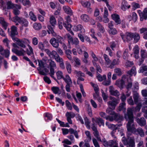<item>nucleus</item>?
Masks as SVG:
<instances>
[{
    "instance_id": "9b49d317",
    "label": "nucleus",
    "mask_w": 147,
    "mask_h": 147,
    "mask_svg": "<svg viewBox=\"0 0 147 147\" xmlns=\"http://www.w3.org/2000/svg\"><path fill=\"white\" fill-rule=\"evenodd\" d=\"M110 100L107 102V103L109 105L111 106L113 109H115V107L119 102V101L113 97H110Z\"/></svg>"
},
{
    "instance_id": "58836bf2",
    "label": "nucleus",
    "mask_w": 147,
    "mask_h": 147,
    "mask_svg": "<svg viewBox=\"0 0 147 147\" xmlns=\"http://www.w3.org/2000/svg\"><path fill=\"white\" fill-rule=\"evenodd\" d=\"M119 59H117V60L115 59H113V61L111 62L109 68L111 69L113 68L114 65L118 64L119 63Z\"/></svg>"
},
{
    "instance_id": "412c9836",
    "label": "nucleus",
    "mask_w": 147,
    "mask_h": 147,
    "mask_svg": "<svg viewBox=\"0 0 147 147\" xmlns=\"http://www.w3.org/2000/svg\"><path fill=\"white\" fill-rule=\"evenodd\" d=\"M105 60V66L107 67H109L110 65L111 61L109 59V57L105 54H104L103 56Z\"/></svg>"
},
{
    "instance_id": "3c124183",
    "label": "nucleus",
    "mask_w": 147,
    "mask_h": 147,
    "mask_svg": "<svg viewBox=\"0 0 147 147\" xmlns=\"http://www.w3.org/2000/svg\"><path fill=\"white\" fill-rule=\"evenodd\" d=\"M29 15L31 19L34 21H36V16L32 11L30 12Z\"/></svg>"
},
{
    "instance_id": "aec40b11",
    "label": "nucleus",
    "mask_w": 147,
    "mask_h": 147,
    "mask_svg": "<svg viewBox=\"0 0 147 147\" xmlns=\"http://www.w3.org/2000/svg\"><path fill=\"white\" fill-rule=\"evenodd\" d=\"M21 8V6L20 5L15 4L14 7L13 8V13L15 15H17L20 14V11L18 9Z\"/></svg>"
},
{
    "instance_id": "c756f323",
    "label": "nucleus",
    "mask_w": 147,
    "mask_h": 147,
    "mask_svg": "<svg viewBox=\"0 0 147 147\" xmlns=\"http://www.w3.org/2000/svg\"><path fill=\"white\" fill-rule=\"evenodd\" d=\"M63 9L66 13L69 15H71L72 14V10L71 8L69 7L65 6H64L63 7Z\"/></svg>"
},
{
    "instance_id": "4d7b16f0",
    "label": "nucleus",
    "mask_w": 147,
    "mask_h": 147,
    "mask_svg": "<svg viewBox=\"0 0 147 147\" xmlns=\"http://www.w3.org/2000/svg\"><path fill=\"white\" fill-rule=\"evenodd\" d=\"M114 72L116 75L120 76L122 74V72L121 69L119 68H116L114 69Z\"/></svg>"
},
{
    "instance_id": "72a5a7b5",
    "label": "nucleus",
    "mask_w": 147,
    "mask_h": 147,
    "mask_svg": "<svg viewBox=\"0 0 147 147\" xmlns=\"http://www.w3.org/2000/svg\"><path fill=\"white\" fill-rule=\"evenodd\" d=\"M84 58L82 59V61L84 63H87L88 62V58L89 55L87 52L84 51Z\"/></svg>"
},
{
    "instance_id": "0eeeda50",
    "label": "nucleus",
    "mask_w": 147,
    "mask_h": 147,
    "mask_svg": "<svg viewBox=\"0 0 147 147\" xmlns=\"http://www.w3.org/2000/svg\"><path fill=\"white\" fill-rule=\"evenodd\" d=\"M48 61L49 63V66L50 67V72L49 73L50 76L55 80L57 81V80L56 79L54 76V75L55 73L54 68L56 67V64L54 61L51 59H49Z\"/></svg>"
},
{
    "instance_id": "2f4dec72",
    "label": "nucleus",
    "mask_w": 147,
    "mask_h": 147,
    "mask_svg": "<svg viewBox=\"0 0 147 147\" xmlns=\"http://www.w3.org/2000/svg\"><path fill=\"white\" fill-rule=\"evenodd\" d=\"M125 84L124 81L123 80L117 81L115 83V84L120 88L122 89L123 88V86Z\"/></svg>"
},
{
    "instance_id": "a878e982",
    "label": "nucleus",
    "mask_w": 147,
    "mask_h": 147,
    "mask_svg": "<svg viewBox=\"0 0 147 147\" xmlns=\"http://www.w3.org/2000/svg\"><path fill=\"white\" fill-rule=\"evenodd\" d=\"M113 116H114V120L116 121H120L123 119V117L119 114L115 113Z\"/></svg>"
},
{
    "instance_id": "f257e3e1",
    "label": "nucleus",
    "mask_w": 147,
    "mask_h": 147,
    "mask_svg": "<svg viewBox=\"0 0 147 147\" xmlns=\"http://www.w3.org/2000/svg\"><path fill=\"white\" fill-rule=\"evenodd\" d=\"M122 141L124 145L126 147H135V144L134 139V138H126L123 137ZM103 145L106 147H118V142L116 140H110L108 141H104L103 142ZM120 147H124L122 145H120Z\"/></svg>"
},
{
    "instance_id": "f3484780",
    "label": "nucleus",
    "mask_w": 147,
    "mask_h": 147,
    "mask_svg": "<svg viewBox=\"0 0 147 147\" xmlns=\"http://www.w3.org/2000/svg\"><path fill=\"white\" fill-rule=\"evenodd\" d=\"M111 17L117 25L121 23V20L118 14H113L111 15Z\"/></svg>"
},
{
    "instance_id": "603ef678",
    "label": "nucleus",
    "mask_w": 147,
    "mask_h": 147,
    "mask_svg": "<svg viewBox=\"0 0 147 147\" xmlns=\"http://www.w3.org/2000/svg\"><path fill=\"white\" fill-rule=\"evenodd\" d=\"M63 26L68 31L70 30L71 28V25L69 23H66L64 22L63 23Z\"/></svg>"
},
{
    "instance_id": "1a4fd4ad",
    "label": "nucleus",
    "mask_w": 147,
    "mask_h": 147,
    "mask_svg": "<svg viewBox=\"0 0 147 147\" xmlns=\"http://www.w3.org/2000/svg\"><path fill=\"white\" fill-rule=\"evenodd\" d=\"M67 39L68 42L69 44H74L76 45L79 43V41L77 38H73L69 34H67L65 35Z\"/></svg>"
},
{
    "instance_id": "c85d7f7f",
    "label": "nucleus",
    "mask_w": 147,
    "mask_h": 147,
    "mask_svg": "<svg viewBox=\"0 0 147 147\" xmlns=\"http://www.w3.org/2000/svg\"><path fill=\"white\" fill-rule=\"evenodd\" d=\"M118 109L119 111H122L123 112H125L126 108L125 107V102H122L120 104Z\"/></svg>"
},
{
    "instance_id": "5701e85b",
    "label": "nucleus",
    "mask_w": 147,
    "mask_h": 147,
    "mask_svg": "<svg viewBox=\"0 0 147 147\" xmlns=\"http://www.w3.org/2000/svg\"><path fill=\"white\" fill-rule=\"evenodd\" d=\"M105 124L108 127V128L113 130H115L117 129V126L121 125H115L113 124H110L107 122H106Z\"/></svg>"
},
{
    "instance_id": "6e6d98bb",
    "label": "nucleus",
    "mask_w": 147,
    "mask_h": 147,
    "mask_svg": "<svg viewBox=\"0 0 147 147\" xmlns=\"http://www.w3.org/2000/svg\"><path fill=\"white\" fill-rule=\"evenodd\" d=\"M15 4H13L11 1H8L7 2V9H11L13 8Z\"/></svg>"
},
{
    "instance_id": "6ab92c4d",
    "label": "nucleus",
    "mask_w": 147,
    "mask_h": 147,
    "mask_svg": "<svg viewBox=\"0 0 147 147\" xmlns=\"http://www.w3.org/2000/svg\"><path fill=\"white\" fill-rule=\"evenodd\" d=\"M50 42L54 47L57 48L59 46V42L55 38H53L50 40Z\"/></svg>"
},
{
    "instance_id": "bb28decb",
    "label": "nucleus",
    "mask_w": 147,
    "mask_h": 147,
    "mask_svg": "<svg viewBox=\"0 0 147 147\" xmlns=\"http://www.w3.org/2000/svg\"><path fill=\"white\" fill-rule=\"evenodd\" d=\"M140 34L144 33L143 38L147 40V28H141L140 30Z\"/></svg>"
},
{
    "instance_id": "6e6552de",
    "label": "nucleus",
    "mask_w": 147,
    "mask_h": 147,
    "mask_svg": "<svg viewBox=\"0 0 147 147\" xmlns=\"http://www.w3.org/2000/svg\"><path fill=\"white\" fill-rule=\"evenodd\" d=\"M63 135H65L69 133L70 134H74L76 138L77 139L79 138L78 133L76 130H75L72 128H70L69 129L67 128H62L61 129Z\"/></svg>"
},
{
    "instance_id": "774afa93",
    "label": "nucleus",
    "mask_w": 147,
    "mask_h": 147,
    "mask_svg": "<svg viewBox=\"0 0 147 147\" xmlns=\"http://www.w3.org/2000/svg\"><path fill=\"white\" fill-rule=\"evenodd\" d=\"M142 111L144 113V117L146 118L147 119V106L143 107L142 109Z\"/></svg>"
},
{
    "instance_id": "393cba45",
    "label": "nucleus",
    "mask_w": 147,
    "mask_h": 147,
    "mask_svg": "<svg viewBox=\"0 0 147 147\" xmlns=\"http://www.w3.org/2000/svg\"><path fill=\"white\" fill-rule=\"evenodd\" d=\"M0 23L2 25L3 27L5 30H6L7 29L8 24L5 21L4 18L3 17L0 18Z\"/></svg>"
},
{
    "instance_id": "79ce46f5",
    "label": "nucleus",
    "mask_w": 147,
    "mask_h": 147,
    "mask_svg": "<svg viewBox=\"0 0 147 147\" xmlns=\"http://www.w3.org/2000/svg\"><path fill=\"white\" fill-rule=\"evenodd\" d=\"M137 131L138 134L141 136V137H143L144 136V133L142 129L140 128L139 127L136 129V132Z\"/></svg>"
},
{
    "instance_id": "5fc2aeb1",
    "label": "nucleus",
    "mask_w": 147,
    "mask_h": 147,
    "mask_svg": "<svg viewBox=\"0 0 147 147\" xmlns=\"http://www.w3.org/2000/svg\"><path fill=\"white\" fill-rule=\"evenodd\" d=\"M93 134L94 136L97 138L98 141H101V139L100 137L99 133L97 130L94 131Z\"/></svg>"
},
{
    "instance_id": "052dcab7",
    "label": "nucleus",
    "mask_w": 147,
    "mask_h": 147,
    "mask_svg": "<svg viewBox=\"0 0 147 147\" xmlns=\"http://www.w3.org/2000/svg\"><path fill=\"white\" fill-rule=\"evenodd\" d=\"M106 112L107 113L113 116L115 114V113L110 108H107L106 109Z\"/></svg>"
},
{
    "instance_id": "c9c22d12",
    "label": "nucleus",
    "mask_w": 147,
    "mask_h": 147,
    "mask_svg": "<svg viewBox=\"0 0 147 147\" xmlns=\"http://www.w3.org/2000/svg\"><path fill=\"white\" fill-rule=\"evenodd\" d=\"M51 90L55 94H58L59 95L61 94V92L59 88L57 87H53L51 88Z\"/></svg>"
},
{
    "instance_id": "e2e57ef3",
    "label": "nucleus",
    "mask_w": 147,
    "mask_h": 147,
    "mask_svg": "<svg viewBox=\"0 0 147 147\" xmlns=\"http://www.w3.org/2000/svg\"><path fill=\"white\" fill-rule=\"evenodd\" d=\"M140 72L141 73H143L145 71H147V65L145 64H143L142 67L140 68Z\"/></svg>"
},
{
    "instance_id": "69168bd1",
    "label": "nucleus",
    "mask_w": 147,
    "mask_h": 147,
    "mask_svg": "<svg viewBox=\"0 0 147 147\" xmlns=\"http://www.w3.org/2000/svg\"><path fill=\"white\" fill-rule=\"evenodd\" d=\"M92 141L95 147H100V145L97 141V140L94 138L92 139Z\"/></svg>"
},
{
    "instance_id": "37998d69",
    "label": "nucleus",
    "mask_w": 147,
    "mask_h": 147,
    "mask_svg": "<svg viewBox=\"0 0 147 147\" xmlns=\"http://www.w3.org/2000/svg\"><path fill=\"white\" fill-rule=\"evenodd\" d=\"M50 22L52 26H54L56 24V20L55 17L53 16H50Z\"/></svg>"
},
{
    "instance_id": "f8f14e48",
    "label": "nucleus",
    "mask_w": 147,
    "mask_h": 147,
    "mask_svg": "<svg viewBox=\"0 0 147 147\" xmlns=\"http://www.w3.org/2000/svg\"><path fill=\"white\" fill-rule=\"evenodd\" d=\"M92 121L93 123L98 124L100 127L101 125L104 126V122L102 119L100 117H95L92 118Z\"/></svg>"
},
{
    "instance_id": "13d9d810",
    "label": "nucleus",
    "mask_w": 147,
    "mask_h": 147,
    "mask_svg": "<svg viewBox=\"0 0 147 147\" xmlns=\"http://www.w3.org/2000/svg\"><path fill=\"white\" fill-rule=\"evenodd\" d=\"M58 54L57 52L53 50L51 51L49 55V57L51 58H55L57 55Z\"/></svg>"
},
{
    "instance_id": "0e129e2a",
    "label": "nucleus",
    "mask_w": 147,
    "mask_h": 147,
    "mask_svg": "<svg viewBox=\"0 0 147 147\" xmlns=\"http://www.w3.org/2000/svg\"><path fill=\"white\" fill-rule=\"evenodd\" d=\"M54 59L57 62L59 63L62 62V61H63V59L60 57L58 54L57 55Z\"/></svg>"
},
{
    "instance_id": "338daca9",
    "label": "nucleus",
    "mask_w": 147,
    "mask_h": 147,
    "mask_svg": "<svg viewBox=\"0 0 147 147\" xmlns=\"http://www.w3.org/2000/svg\"><path fill=\"white\" fill-rule=\"evenodd\" d=\"M38 47L41 51H43L45 50V47L42 42H40L38 45Z\"/></svg>"
},
{
    "instance_id": "39448f33",
    "label": "nucleus",
    "mask_w": 147,
    "mask_h": 147,
    "mask_svg": "<svg viewBox=\"0 0 147 147\" xmlns=\"http://www.w3.org/2000/svg\"><path fill=\"white\" fill-rule=\"evenodd\" d=\"M13 47L12 51L18 56H23L25 53V51L23 49L20 48L17 44L15 42L12 44Z\"/></svg>"
},
{
    "instance_id": "49530a36",
    "label": "nucleus",
    "mask_w": 147,
    "mask_h": 147,
    "mask_svg": "<svg viewBox=\"0 0 147 147\" xmlns=\"http://www.w3.org/2000/svg\"><path fill=\"white\" fill-rule=\"evenodd\" d=\"M74 74L78 78L80 77H84V73L80 71L75 70L74 72Z\"/></svg>"
},
{
    "instance_id": "ea45409f",
    "label": "nucleus",
    "mask_w": 147,
    "mask_h": 147,
    "mask_svg": "<svg viewBox=\"0 0 147 147\" xmlns=\"http://www.w3.org/2000/svg\"><path fill=\"white\" fill-rule=\"evenodd\" d=\"M56 75L57 79L59 80H60L61 79H63L64 77L63 73L61 71H58L56 73Z\"/></svg>"
},
{
    "instance_id": "cd10ccee",
    "label": "nucleus",
    "mask_w": 147,
    "mask_h": 147,
    "mask_svg": "<svg viewBox=\"0 0 147 147\" xmlns=\"http://www.w3.org/2000/svg\"><path fill=\"white\" fill-rule=\"evenodd\" d=\"M140 36L138 33L137 32H134L133 37L134 42L136 43L140 40Z\"/></svg>"
},
{
    "instance_id": "864d4df0",
    "label": "nucleus",
    "mask_w": 147,
    "mask_h": 147,
    "mask_svg": "<svg viewBox=\"0 0 147 147\" xmlns=\"http://www.w3.org/2000/svg\"><path fill=\"white\" fill-rule=\"evenodd\" d=\"M66 68L69 73H70L71 71V66L70 64L68 62L66 63Z\"/></svg>"
},
{
    "instance_id": "473e14b6",
    "label": "nucleus",
    "mask_w": 147,
    "mask_h": 147,
    "mask_svg": "<svg viewBox=\"0 0 147 147\" xmlns=\"http://www.w3.org/2000/svg\"><path fill=\"white\" fill-rule=\"evenodd\" d=\"M127 74L131 76L134 75L135 76L136 74V68L135 66H133L131 69L128 71Z\"/></svg>"
},
{
    "instance_id": "bf43d9fd",
    "label": "nucleus",
    "mask_w": 147,
    "mask_h": 147,
    "mask_svg": "<svg viewBox=\"0 0 147 147\" xmlns=\"http://www.w3.org/2000/svg\"><path fill=\"white\" fill-rule=\"evenodd\" d=\"M28 46L29 48V50L27 51V54L30 55L33 54V51L32 47L29 45H28Z\"/></svg>"
},
{
    "instance_id": "4468645a",
    "label": "nucleus",
    "mask_w": 147,
    "mask_h": 147,
    "mask_svg": "<svg viewBox=\"0 0 147 147\" xmlns=\"http://www.w3.org/2000/svg\"><path fill=\"white\" fill-rule=\"evenodd\" d=\"M18 34V32L17 30V28L15 26H13L11 28V32L10 35L12 39L13 40L14 38H16L15 37L16 35Z\"/></svg>"
},
{
    "instance_id": "e433bc0d",
    "label": "nucleus",
    "mask_w": 147,
    "mask_h": 147,
    "mask_svg": "<svg viewBox=\"0 0 147 147\" xmlns=\"http://www.w3.org/2000/svg\"><path fill=\"white\" fill-rule=\"evenodd\" d=\"M81 19L85 22H88L89 20V16L86 14H83L80 16Z\"/></svg>"
},
{
    "instance_id": "a211bd4d",
    "label": "nucleus",
    "mask_w": 147,
    "mask_h": 147,
    "mask_svg": "<svg viewBox=\"0 0 147 147\" xmlns=\"http://www.w3.org/2000/svg\"><path fill=\"white\" fill-rule=\"evenodd\" d=\"M130 7V5L128 4L126 1L125 0H122L121 8L123 10L125 11L126 9H129Z\"/></svg>"
},
{
    "instance_id": "7ed1b4c3",
    "label": "nucleus",
    "mask_w": 147,
    "mask_h": 147,
    "mask_svg": "<svg viewBox=\"0 0 147 147\" xmlns=\"http://www.w3.org/2000/svg\"><path fill=\"white\" fill-rule=\"evenodd\" d=\"M11 20L15 23L16 26H18L19 24L20 25V29L21 30L23 29V27H26L28 25V20L22 17L15 16L13 17Z\"/></svg>"
},
{
    "instance_id": "dca6fc26",
    "label": "nucleus",
    "mask_w": 147,
    "mask_h": 147,
    "mask_svg": "<svg viewBox=\"0 0 147 147\" xmlns=\"http://www.w3.org/2000/svg\"><path fill=\"white\" fill-rule=\"evenodd\" d=\"M109 91L110 94L113 96H118L120 94L118 91L117 90H114V88L112 86L109 87Z\"/></svg>"
},
{
    "instance_id": "4be33fe9",
    "label": "nucleus",
    "mask_w": 147,
    "mask_h": 147,
    "mask_svg": "<svg viewBox=\"0 0 147 147\" xmlns=\"http://www.w3.org/2000/svg\"><path fill=\"white\" fill-rule=\"evenodd\" d=\"M136 121L141 126H144L146 124V121L144 117L137 119Z\"/></svg>"
},
{
    "instance_id": "c03bdc74",
    "label": "nucleus",
    "mask_w": 147,
    "mask_h": 147,
    "mask_svg": "<svg viewBox=\"0 0 147 147\" xmlns=\"http://www.w3.org/2000/svg\"><path fill=\"white\" fill-rule=\"evenodd\" d=\"M97 26L98 30L102 33L105 32V29L102 25L99 22L97 23Z\"/></svg>"
},
{
    "instance_id": "7c9ffc66",
    "label": "nucleus",
    "mask_w": 147,
    "mask_h": 147,
    "mask_svg": "<svg viewBox=\"0 0 147 147\" xmlns=\"http://www.w3.org/2000/svg\"><path fill=\"white\" fill-rule=\"evenodd\" d=\"M133 97L135 103L137 104L140 99L139 94L137 92H135L133 94Z\"/></svg>"
},
{
    "instance_id": "f03ea898",
    "label": "nucleus",
    "mask_w": 147,
    "mask_h": 147,
    "mask_svg": "<svg viewBox=\"0 0 147 147\" xmlns=\"http://www.w3.org/2000/svg\"><path fill=\"white\" fill-rule=\"evenodd\" d=\"M125 119L128 121L127 124V127L128 131L132 133H135L136 129L134 122L133 110L131 108H128L127 110V113L125 115Z\"/></svg>"
},
{
    "instance_id": "4c0bfd02",
    "label": "nucleus",
    "mask_w": 147,
    "mask_h": 147,
    "mask_svg": "<svg viewBox=\"0 0 147 147\" xmlns=\"http://www.w3.org/2000/svg\"><path fill=\"white\" fill-rule=\"evenodd\" d=\"M140 56L144 59L147 58V52L146 50L141 49L140 51Z\"/></svg>"
},
{
    "instance_id": "8fccbe9b",
    "label": "nucleus",
    "mask_w": 147,
    "mask_h": 147,
    "mask_svg": "<svg viewBox=\"0 0 147 147\" xmlns=\"http://www.w3.org/2000/svg\"><path fill=\"white\" fill-rule=\"evenodd\" d=\"M109 33L110 34L115 35L117 33V31L115 28H111L109 30Z\"/></svg>"
},
{
    "instance_id": "b1692460",
    "label": "nucleus",
    "mask_w": 147,
    "mask_h": 147,
    "mask_svg": "<svg viewBox=\"0 0 147 147\" xmlns=\"http://www.w3.org/2000/svg\"><path fill=\"white\" fill-rule=\"evenodd\" d=\"M81 3L83 7H87L88 9H89L90 12L92 11V9L89 7L90 3L89 2L86 1H82L81 2Z\"/></svg>"
},
{
    "instance_id": "a19ab883",
    "label": "nucleus",
    "mask_w": 147,
    "mask_h": 147,
    "mask_svg": "<svg viewBox=\"0 0 147 147\" xmlns=\"http://www.w3.org/2000/svg\"><path fill=\"white\" fill-rule=\"evenodd\" d=\"M140 16L144 18L145 20L147 19V8H145L142 12L140 14Z\"/></svg>"
},
{
    "instance_id": "ddd939ff",
    "label": "nucleus",
    "mask_w": 147,
    "mask_h": 147,
    "mask_svg": "<svg viewBox=\"0 0 147 147\" xmlns=\"http://www.w3.org/2000/svg\"><path fill=\"white\" fill-rule=\"evenodd\" d=\"M0 54L8 58L10 55V51L7 49L4 50L3 47L2 45H0Z\"/></svg>"
},
{
    "instance_id": "f704fd0d",
    "label": "nucleus",
    "mask_w": 147,
    "mask_h": 147,
    "mask_svg": "<svg viewBox=\"0 0 147 147\" xmlns=\"http://www.w3.org/2000/svg\"><path fill=\"white\" fill-rule=\"evenodd\" d=\"M63 79L67 84H72L71 80L68 75H66L65 77H64Z\"/></svg>"
},
{
    "instance_id": "423d86ee",
    "label": "nucleus",
    "mask_w": 147,
    "mask_h": 147,
    "mask_svg": "<svg viewBox=\"0 0 147 147\" xmlns=\"http://www.w3.org/2000/svg\"><path fill=\"white\" fill-rule=\"evenodd\" d=\"M13 40L17 44L18 46L21 47L20 48H22L23 49L26 48V44L30 43L29 40L26 38L20 39L17 38H14Z\"/></svg>"
},
{
    "instance_id": "de8ad7c7",
    "label": "nucleus",
    "mask_w": 147,
    "mask_h": 147,
    "mask_svg": "<svg viewBox=\"0 0 147 147\" xmlns=\"http://www.w3.org/2000/svg\"><path fill=\"white\" fill-rule=\"evenodd\" d=\"M34 28L36 30H39L42 28L41 24L39 23H35L33 25Z\"/></svg>"
},
{
    "instance_id": "09e8293b",
    "label": "nucleus",
    "mask_w": 147,
    "mask_h": 147,
    "mask_svg": "<svg viewBox=\"0 0 147 147\" xmlns=\"http://www.w3.org/2000/svg\"><path fill=\"white\" fill-rule=\"evenodd\" d=\"M65 116L67 118H73L75 117V115L72 112H67L66 113Z\"/></svg>"
},
{
    "instance_id": "20e7f679",
    "label": "nucleus",
    "mask_w": 147,
    "mask_h": 147,
    "mask_svg": "<svg viewBox=\"0 0 147 147\" xmlns=\"http://www.w3.org/2000/svg\"><path fill=\"white\" fill-rule=\"evenodd\" d=\"M47 60V57H43L42 60H38L39 67L37 68V69L40 75L45 76L46 75V73H48L49 71V67H47V68L45 67V63L42 61L43 60L46 61Z\"/></svg>"
},
{
    "instance_id": "9d476101",
    "label": "nucleus",
    "mask_w": 147,
    "mask_h": 147,
    "mask_svg": "<svg viewBox=\"0 0 147 147\" xmlns=\"http://www.w3.org/2000/svg\"><path fill=\"white\" fill-rule=\"evenodd\" d=\"M134 33L127 32L125 33V36L123 33H120V36L122 39L125 40V38L128 41H130L133 40Z\"/></svg>"
},
{
    "instance_id": "a18cd8bd",
    "label": "nucleus",
    "mask_w": 147,
    "mask_h": 147,
    "mask_svg": "<svg viewBox=\"0 0 147 147\" xmlns=\"http://www.w3.org/2000/svg\"><path fill=\"white\" fill-rule=\"evenodd\" d=\"M97 78L98 80L99 81L101 82L102 80H106V75H104L102 76L101 75L98 74H97Z\"/></svg>"
},
{
    "instance_id": "2eb2a0df",
    "label": "nucleus",
    "mask_w": 147,
    "mask_h": 147,
    "mask_svg": "<svg viewBox=\"0 0 147 147\" xmlns=\"http://www.w3.org/2000/svg\"><path fill=\"white\" fill-rule=\"evenodd\" d=\"M73 30L76 32L80 31V32L82 34H84L85 32V29L82 26L81 24L74 26L73 28Z\"/></svg>"
},
{
    "instance_id": "680f3d73",
    "label": "nucleus",
    "mask_w": 147,
    "mask_h": 147,
    "mask_svg": "<svg viewBox=\"0 0 147 147\" xmlns=\"http://www.w3.org/2000/svg\"><path fill=\"white\" fill-rule=\"evenodd\" d=\"M133 51L134 54H139V48L137 45L135 46L134 48Z\"/></svg>"
}]
</instances>
